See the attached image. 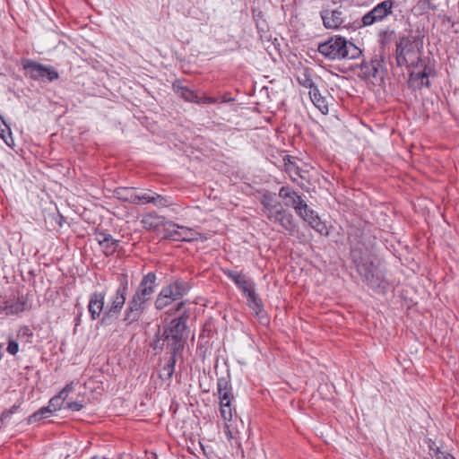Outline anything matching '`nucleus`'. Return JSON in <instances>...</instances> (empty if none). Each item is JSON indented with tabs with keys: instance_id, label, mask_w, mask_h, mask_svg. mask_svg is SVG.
Wrapping results in <instances>:
<instances>
[{
	"instance_id": "f257e3e1",
	"label": "nucleus",
	"mask_w": 459,
	"mask_h": 459,
	"mask_svg": "<svg viewBox=\"0 0 459 459\" xmlns=\"http://www.w3.org/2000/svg\"><path fill=\"white\" fill-rule=\"evenodd\" d=\"M217 389L220 399L221 416L224 420L223 429L228 440H231L237 434V417L233 418V410L230 401V385L229 381L221 377L217 382Z\"/></svg>"
},
{
	"instance_id": "f03ea898",
	"label": "nucleus",
	"mask_w": 459,
	"mask_h": 459,
	"mask_svg": "<svg viewBox=\"0 0 459 459\" xmlns=\"http://www.w3.org/2000/svg\"><path fill=\"white\" fill-rule=\"evenodd\" d=\"M317 51L329 59H355L361 54L358 47L341 37H333L319 44Z\"/></svg>"
},
{
	"instance_id": "7ed1b4c3",
	"label": "nucleus",
	"mask_w": 459,
	"mask_h": 459,
	"mask_svg": "<svg viewBox=\"0 0 459 459\" xmlns=\"http://www.w3.org/2000/svg\"><path fill=\"white\" fill-rule=\"evenodd\" d=\"M422 40L418 37L402 38L396 48V61L399 66L417 67L420 62Z\"/></svg>"
},
{
	"instance_id": "20e7f679",
	"label": "nucleus",
	"mask_w": 459,
	"mask_h": 459,
	"mask_svg": "<svg viewBox=\"0 0 459 459\" xmlns=\"http://www.w3.org/2000/svg\"><path fill=\"white\" fill-rule=\"evenodd\" d=\"M279 196L284 200L285 204L287 206H292L297 213L305 221H307L308 224L313 226V222L315 221L314 212L309 210L307 204L301 199V197L297 195L295 191H293L290 187L282 186L280 189Z\"/></svg>"
},
{
	"instance_id": "39448f33",
	"label": "nucleus",
	"mask_w": 459,
	"mask_h": 459,
	"mask_svg": "<svg viewBox=\"0 0 459 459\" xmlns=\"http://www.w3.org/2000/svg\"><path fill=\"white\" fill-rule=\"evenodd\" d=\"M186 291V285L179 281L163 287L155 300L156 308L160 310L167 307L173 302L181 299Z\"/></svg>"
},
{
	"instance_id": "423d86ee",
	"label": "nucleus",
	"mask_w": 459,
	"mask_h": 459,
	"mask_svg": "<svg viewBox=\"0 0 459 459\" xmlns=\"http://www.w3.org/2000/svg\"><path fill=\"white\" fill-rule=\"evenodd\" d=\"M186 318L173 319L168 327L159 334V341L167 344H178L186 342Z\"/></svg>"
},
{
	"instance_id": "0eeeda50",
	"label": "nucleus",
	"mask_w": 459,
	"mask_h": 459,
	"mask_svg": "<svg viewBox=\"0 0 459 459\" xmlns=\"http://www.w3.org/2000/svg\"><path fill=\"white\" fill-rule=\"evenodd\" d=\"M23 69L33 80L53 82L58 78V73L52 66H47L35 61L26 60Z\"/></svg>"
},
{
	"instance_id": "6e6552de",
	"label": "nucleus",
	"mask_w": 459,
	"mask_h": 459,
	"mask_svg": "<svg viewBox=\"0 0 459 459\" xmlns=\"http://www.w3.org/2000/svg\"><path fill=\"white\" fill-rule=\"evenodd\" d=\"M392 8L393 3L389 0L379 3L362 17V24L364 26H370L376 22L383 21L392 13Z\"/></svg>"
},
{
	"instance_id": "1a4fd4ad",
	"label": "nucleus",
	"mask_w": 459,
	"mask_h": 459,
	"mask_svg": "<svg viewBox=\"0 0 459 459\" xmlns=\"http://www.w3.org/2000/svg\"><path fill=\"white\" fill-rule=\"evenodd\" d=\"M146 303L147 300L140 298V296L134 295L125 311L124 321L127 325L136 322L144 311Z\"/></svg>"
},
{
	"instance_id": "9d476101",
	"label": "nucleus",
	"mask_w": 459,
	"mask_h": 459,
	"mask_svg": "<svg viewBox=\"0 0 459 459\" xmlns=\"http://www.w3.org/2000/svg\"><path fill=\"white\" fill-rule=\"evenodd\" d=\"M128 290V281L126 275H122L120 278V283L116 290V293L110 299V306L108 308L109 313L119 312L126 302V297Z\"/></svg>"
},
{
	"instance_id": "9b49d317",
	"label": "nucleus",
	"mask_w": 459,
	"mask_h": 459,
	"mask_svg": "<svg viewBox=\"0 0 459 459\" xmlns=\"http://www.w3.org/2000/svg\"><path fill=\"white\" fill-rule=\"evenodd\" d=\"M27 300L23 297L8 299L0 305V312L4 316H15L25 311Z\"/></svg>"
},
{
	"instance_id": "f8f14e48",
	"label": "nucleus",
	"mask_w": 459,
	"mask_h": 459,
	"mask_svg": "<svg viewBox=\"0 0 459 459\" xmlns=\"http://www.w3.org/2000/svg\"><path fill=\"white\" fill-rule=\"evenodd\" d=\"M225 274L238 286L245 296L255 290L254 281L242 273L227 271Z\"/></svg>"
},
{
	"instance_id": "ddd939ff",
	"label": "nucleus",
	"mask_w": 459,
	"mask_h": 459,
	"mask_svg": "<svg viewBox=\"0 0 459 459\" xmlns=\"http://www.w3.org/2000/svg\"><path fill=\"white\" fill-rule=\"evenodd\" d=\"M153 204L157 207H165L169 204L168 201L161 195L152 191L138 193L135 191L133 204Z\"/></svg>"
},
{
	"instance_id": "4468645a",
	"label": "nucleus",
	"mask_w": 459,
	"mask_h": 459,
	"mask_svg": "<svg viewBox=\"0 0 459 459\" xmlns=\"http://www.w3.org/2000/svg\"><path fill=\"white\" fill-rule=\"evenodd\" d=\"M283 169L292 181L297 182L298 184H302L299 179H304L306 178V171L300 169L296 158L289 155L284 156Z\"/></svg>"
},
{
	"instance_id": "2eb2a0df",
	"label": "nucleus",
	"mask_w": 459,
	"mask_h": 459,
	"mask_svg": "<svg viewBox=\"0 0 459 459\" xmlns=\"http://www.w3.org/2000/svg\"><path fill=\"white\" fill-rule=\"evenodd\" d=\"M324 26L329 30H336L344 22L343 13L340 10H325L321 13Z\"/></svg>"
},
{
	"instance_id": "dca6fc26",
	"label": "nucleus",
	"mask_w": 459,
	"mask_h": 459,
	"mask_svg": "<svg viewBox=\"0 0 459 459\" xmlns=\"http://www.w3.org/2000/svg\"><path fill=\"white\" fill-rule=\"evenodd\" d=\"M156 286V276L153 273H149L142 279L138 290L134 293L136 296H140L145 300H149L151 296L154 292Z\"/></svg>"
},
{
	"instance_id": "f3484780",
	"label": "nucleus",
	"mask_w": 459,
	"mask_h": 459,
	"mask_svg": "<svg viewBox=\"0 0 459 459\" xmlns=\"http://www.w3.org/2000/svg\"><path fill=\"white\" fill-rule=\"evenodd\" d=\"M95 238L106 255H113L118 247V240H116L108 233L98 231Z\"/></svg>"
},
{
	"instance_id": "a211bd4d",
	"label": "nucleus",
	"mask_w": 459,
	"mask_h": 459,
	"mask_svg": "<svg viewBox=\"0 0 459 459\" xmlns=\"http://www.w3.org/2000/svg\"><path fill=\"white\" fill-rule=\"evenodd\" d=\"M104 292H94L91 295L88 309L91 318L94 320L100 316L104 307Z\"/></svg>"
},
{
	"instance_id": "6ab92c4d",
	"label": "nucleus",
	"mask_w": 459,
	"mask_h": 459,
	"mask_svg": "<svg viewBox=\"0 0 459 459\" xmlns=\"http://www.w3.org/2000/svg\"><path fill=\"white\" fill-rule=\"evenodd\" d=\"M177 351H178V349H176V347H174L173 352L169 355L167 362L165 363V365L162 367V368L160 371L159 376L162 380L169 381L172 377V375L174 373V367H175V363H176Z\"/></svg>"
},
{
	"instance_id": "aec40b11",
	"label": "nucleus",
	"mask_w": 459,
	"mask_h": 459,
	"mask_svg": "<svg viewBox=\"0 0 459 459\" xmlns=\"http://www.w3.org/2000/svg\"><path fill=\"white\" fill-rule=\"evenodd\" d=\"M273 221L279 222L284 229L288 230H291L293 228L292 217L290 214L287 213L285 211L277 210L273 213L272 219H269Z\"/></svg>"
},
{
	"instance_id": "412c9836",
	"label": "nucleus",
	"mask_w": 459,
	"mask_h": 459,
	"mask_svg": "<svg viewBox=\"0 0 459 459\" xmlns=\"http://www.w3.org/2000/svg\"><path fill=\"white\" fill-rule=\"evenodd\" d=\"M297 80L305 88H312L314 85L313 70L305 66L299 68L297 72Z\"/></svg>"
},
{
	"instance_id": "4be33fe9",
	"label": "nucleus",
	"mask_w": 459,
	"mask_h": 459,
	"mask_svg": "<svg viewBox=\"0 0 459 459\" xmlns=\"http://www.w3.org/2000/svg\"><path fill=\"white\" fill-rule=\"evenodd\" d=\"M261 203L264 209V213L268 219H272L273 213L277 211V202L273 195L265 193L263 195Z\"/></svg>"
},
{
	"instance_id": "5701e85b",
	"label": "nucleus",
	"mask_w": 459,
	"mask_h": 459,
	"mask_svg": "<svg viewBox=\"0 0 459 459\" xmlns=\"http://www.w3.org/2000/svg\"><path fill=\"white\" fill-rule=\"evenodd\" d=\"M248 307L253 310L255 316L264 318V308L261 299L255 294V290L246 296Z\"/></svg>"
},
{
	"instance_id": "b1692460",
	"label": "nucleus",
	"mask_w": 459,
	"mask_h": 459,
	"mask_svg": "<svg viewBox=\"0 0 459 459\" xmlns=\"http://www.w3.org/2000/svg\"><path fill=\"white\" fill-rule=\"evenodd\" d=\"M199 234L193 230L184 227H181V231H179L178 235L175 237L176 241H193L197 239V236Z\"/></svg>"
},
{
	"instance_id": "393cba45",
	"label": "nucleus",
	"mask_w": 459,
	"mask_h": 459,
	"mask_svg": "<svg viewBox=\"0 0 459 459\" xmlns=\"http://www.w3.org/2000/svg\"><path fill=\"white\" fill-rule=\"evenodd\" d=\"M115 195L118 199L133 204L135 190L129 187H121L116 190Z\"/></svg>"
},
{
	"instance_id": "a878e982",
	"label": "nucleus",
	"mask_w": 459,
	"mask_h": 459,
	"mask_svg": "<svg viewBox=\"0 0 459 459\" xmlns=\"http://www.w3.org/2000/svg\"><path fill=\"white\" fill-rule=\"evenodd\" d=\"M174 89H176L177 92L186 100L193 101L197 100V94L194 91H191L184 86H178L174 84Z\"/></svg>"
},
{
	"instance_id": "bb28decb",
	"label": "nucleus",
	"mask_w": 459,
	"mask_h": 459,
	"mask_svg": "<svg viewBox=\"0 0 459 459\" xmlns=\"http://www.w3.org/2000/svg\"><path fill=\"white\" fill-rule=\"evenodd\" d=\"M160 223V218L157 215L148 214L143 216L142 220V224L146 230H153L157 228Z\"/></svg>"
},
{
	"instance_id": "cd10ccee",
	"label": "nucleus",
	"mask_w": 459,
	"mask_h": 459,
	"mask_svg": "<svg viewBox=\"0 0 459 459\" xmlns=\"http://www.w3.org/2000/svg\"><path fill=\"white\" fill-rule=\"evenodd\" d=\"M54 411L50 409V407L48 405L46 407H43L41 408L40 410H39L37 412H35L34 414H32L30 419H29V421L30 423H33V422H36L38 420H40L41 419L43 418H48L49 417Z\"/></svg>"
},
{
	"instance_id": "c85d7f7f",
	"label": "nucleus",
	"mask_w": 459,
	"mask_h": 459,
	"mask_svg": "<svg viewBox=\"0 0 459 459\" xmlns=\"http://www.w3.org/2000/svg\"><path fill=\"white\" fill-rule=\"evenodd\" d=\"M430 74V71L427 72L426 68L423 71L415 72L412 71L411 73V80H420V85L429 86V76Z\"/></svg>"
},
{
	"instance_id": "c756f323",
	"label": "nucleus",
	"mask_w": 459,
	"mask_h": 459,
	"mask_svg": "<svg viewBox=\"0 0 459 459\" xmlns=\"http://www.w3.org/2000/svg\"><path fill=\"white\" fill-rule=\"evenodd\" d=\"M32 337V332L28 326H22L19 329L17 338L18 342H30Z\"/></svg>"
},
{
	"instance_id": "7c9ffc66",
	"label": "nucleus",
	"mask_w": 459,
	"mask_h": 459,
	"mask_svg": "<svg viewBox=\"0 0 459 459\" xmlns=\"http://www.w3.org/2000/svg\"><path fill=\"white\" fill-rule=\"evenodd\" d=\"M181 227L182 226H179L178 224L168 222L165 226V237L175 240V237L178 235L179 231H181Z\"/></svg>"
},
{
	"instance_id": "2f4dec72",
	"label": "nucleus",
	"mask_w": 459,
	"mask_h": 459,
	"mask_svg": "<svg viewBox=\"0 0 459 459\" xmlns=\"http://www.w3.org/2000/svg\"><path fill=\"white\" fill-rule=\"evenodd\" d=\"M65 400V399L60 397V394H58L49 401L48 406L53 411H56L57 410L62 408Z\"/></svg>"
},
{
	"instance_id": "473e14b6",
	"label": "nucleus",
	"mask_w": 459,
	"mask_h": 459,
	"mask_svg": "<svg viewBox=\"0 0 459 459\" xmlns=\"http://www.w3.org/2000/svg\"><path fill=\"white\" fill-rule=\"evenodd\" d=\"M317 109H319L324 115L328 113V104L325 98L317 97Z\"/></svg>"
},
{
	"instance_id": "72a5a7b5",
	"label": "nucleus",
	"mask_w": 459,
	"mask_h": 459,
	"mask_svg": "<svg viewBox=\"0 0 459 459\" xmlns=\"http://www.w3.org/2000/svg\"><path fill=\"white\" fill-rule=\"evenodd\" d=\"M74 390V383L71 382L67 384L62 391L58 394H60V397H63L64 399H66L68 394Z\"/></svg>"
},
{
	"instance_id": "f704fd0d",
	"label": "nucleus",
	"mask_w": 459,
	"mask_h": 459,
	"mask_svg": "<svg viewBox=\"0 0 459 459\" xmlns=\"http://www.w3.org/2000/svg\"><path fill=\"white\" fill-rule=\"evenodd\" d=\"M217 100L214 98L205 96V95H204L202 97H199L197 95V100H195V102H196V103H204V104H213Z\"/></svg>"
},
{
	"instance_id": "c9c22d12",
	"label": "nucleus",
	"mask_w": 459,
	"mask_h": 459,
	"mask_svg": "<svg viewBox=\"0 0 459 459\" xmlns=\"http://www.w3.org/2000/svg\"><path fill=\"white\" fill-rule=\"evenodd\" d=\"M82 407H83V405L79 402L67 403L66 406H65V408L74 411H78L82 410Z\"/></svg>"
},
{
	"instance_id": "e433bc0d",
	"label": "nucleus",
	"mask_w": 459,
	"mask_h": 459,
	"mask_svg": "<svg viewBox=\"0 0 459 459\" xmlns=\"http://www.w3.org/2000/svg\"><path fill=\"white\" fill-rule=\"evenodd\" d=\"M437 459H455V458L448 453L439 452L437 454Z\"/></svg>"
},
{
	"instance_id": "4c0bfd02",
	"label": "nucleus",
	"mask_w": 459,
	"mask_h": 459,
	"mask_svg": "<svg viewBox=\"0 0 459 459\" xmlns=\"http://www.w3.org/2000/svg\"><path fill=\"white\" fill-rule=\"evenodd\" d=\"M19 346H7V351L12 354L15 355L18 352Z\"/></svg>"
},
{
	"instance_id": "58836bf2",
	"label": "nucleus",
	"mask_w": 459,
	"mask_h": 459,
	"mask_svg": "<svg viewBox=\"0 0 459 459\" xmlns=\"http://www.w3.org/2000/svg\"><path fill=\"white\" fill-rule=\"evenodd\" d=\"M420 3L423 6H426V5H427L429 8H431V9H433V10H435V9H436V6H435V5H432L429 0H421Z\"/></svg>"
},
{
	"instance_id": "ea45409f",
	"label": "nucleus",
	"mask_w": 459,
	"mask_h": 459,
	"mask_svg": "<svg viewBox=\"0 0 459 459\" xmlns=\"http://www.w3.org/2000/svg\"><path fill=\"white\" fill-rule=\"evenodd\" d=\"M318 220H319V218L317 217V224H316L317 232L323 233V229L320 228L322 223L320 221H318Z\"/></svg>"
},
{
	"instance_id": "a19ab883",
	"label": "nucleus",
	"mask_w": 459,
	"mask_h": 459,
	"mask_svg": "<svg viewBox=\"0 0 459 459\" xmlns=\"http://www.w3.org/2000/svg\"><path fill=\"white\" fill-rule=\"evenodd\" d=\"M182 306H183V302H179V303H178V305H177V310L180 309V308L182 307Z\"/></svg>"
},
{
	"instance_id": "79ce46f5",
	"label": "nucleus",
	"mask_w": 459,
	"mask_h": 459,
	"mask_svg": "<svg viewBox=\"0 0 459 459\" xmlns=\"http://www.w3.org/2000/svg\"><path fill=\"white\" fill-rule=\"evenodd\" d=\"M8 344L13 345V344H18V343L15 341H10Z\"/></svg>"
},
{
	"instance_id": "37998d69",
	"label": "nucleus",
	"mask_w": 459,
	"mask_h": 459,
	"mask_svg": "<svg viewBox=\"0 0 459 459\" xmlns=\"http://www.w3.org/2000/svg\"><path fill=\"white\" fill-rule=\"evenodd\" d=\"M309 95H310V99H311L312 102L314 103V100L312 98V91H309Z\"/></svg>"
},
{
	"instance_id": "c03bdc74",
	"label": "nucleus",
	"mask_w": 459,
	"mask_h": 459,
	"mask_svg": "<svg viewBox=\"0 0 459 459\" xmlns=\"http://www.w3.org/2000/svg\"><path fill=\"white\" fill-rule=\"evenodd\" d=\"M15 409H16L15 407H13V409H12V411L10 412H14Z\"/></svg>"
}]
</instances>
